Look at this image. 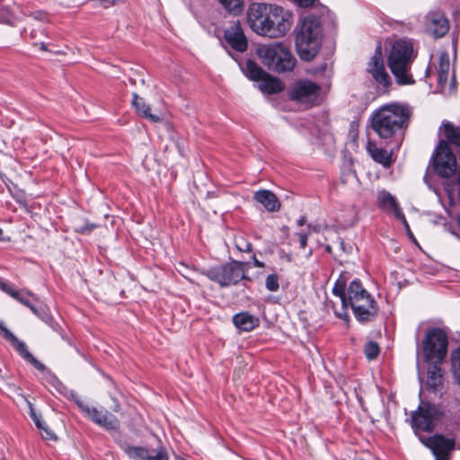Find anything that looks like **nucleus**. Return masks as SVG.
<instances>
[{"mask_svg": "<svg viewBox=\"0 0 460 460\" xmlns=\"http://www.w3.org/2000/svg\"><path fill=\"white\" fill-rule=\"evenodd\" d=\"M411 111L408 106L391 103L376 110L371 119L373 129L381 138H390L405 127Z\"/></svg>", "mask_w": 460, "mask_h": 460, "instance_id": "obj_1", "label": "nucleus"}, {"mask_svg": "<svg viewBox=\"0 0 460 460\" xmlns=\"http://www.w3.org/2000/svg\"><path fill=\"white\" fill-rule=\"evenodd\" d=\"M415 58L411 41L399 40L392 45L387 58V65L399 85L414 84L415 80L411 73V64Z\"/></svg>", "mask_w": 460, "mask_h": 460, "instance_id": "obj_2", "label": "nucleus"}, {"mask_svg": "<svg viewBox=\"0 0 460 460\" xmlns=\"http://www.w3.org/2000/svg\"><path fill=\"white\" fill-rule=\"evenodd\" d=\"M322 40L321 22L317 17H305L296 37V48L302 60L310 61L318 53Z\"/></svg>", "mask_w": 460, "mask_h": 460, "instance_id": "obj_3", "label": "nucleus"}, {"mask_svg": "<svg viewBox=\"0 0 460 460\" xmlns=\"http://www.w3.org/2000/svg\"><path fill=\"white\" fill-rule=\"evenodd\" d=\"M257 53L264 66L279 74L292 71L296 63L289 48L279 42L262 45Z\"/></svg>", "mask_w": 460, "mask_h": 460, "instance_id": "obj_4", "label": "nucleus"}, {"mask_svg": "<svg viewBox=\"0 0 460 460\" xmlns=\"http://www.w3.org/2000/svg\"><path fill=\"white\" fill-rule=\"evenodd\" d=\"M247 270L246 262L232 260L202 271V274L221 288H227L237 285L243 279H249Z\"/></svg>", "mask_w": 460, "mask_h": 460, "instance_id": "obj_5", "label": "nucleus"}, {"mask_svg": "<svg viewBox=\"0 0 460 460\" xmlns=\"http://www.w3.org/2000/svg\"><path fill=\"white\" fill-rule=\"evenodd\" d=\"M448 339L440 328H430L422 341V354L426 362L442 363L447 354Z\"/></svg>", "mask_w": 460, "mask_h": 460, "instance_id": "obj_6", "label": "nucleus"}, {"mask_svg": "<svg viewBox=\"0 0 460 460\" xmlns=\"http://www.w3.org/2000/svg\"><path fill=\"white\" fill-rule=\"evenodd\" d=\"M268 22L264 36L282 37L291 28L292 13L281 6L270 4Z\"/></svg>", "mask_w": 460, "mask_h": 460, "instance_id": "obj_7", "label": "nucleus"}, {"mask_svg": "<svg viewBox=\"0 0 460 460\" xmlns=\"http://www.w3.org/2000/svg\"><path fill=\"white\" fill-rule=\"evenodd\" d=\"M321 87L310 80H298L288 90V97L300 104L314 105L320 96Z\"/></svg>", "mask_w": 460, "mask_h": 460, "instance_id": "obj_8", "label": "nucleus"}, {"mask_svg": "<svg viewBox=\"0 0 460 460\" xmlns=\"http://www.w3.org/2000/svg\"><path fill=\"white\" fill-rule=\"evenodd\" d=\"M433 168L443 178L452 176L456 170V159L445 140H440L433 155Z\"/></svg>", "mask_w": 460, "mask_h": 460, "instance_id": "obj_9", "label": "nucleus"}, {"mask_svg": "<svg viewBox=\"0 0 460 460\" xmlns=\"http://www.w3.org/2000/svg\"><path fill=\"white\" fill-rule=\"evenodd\" d=\"M438 415L439 411L435 405L421 402L418 409L411 414V426L415 433L432 431Z\"/></svg>", "mask_w": 460, "mask_h": 460, "instance_id": "obj_10", "label": "nucleus"}, {"mask_svg": "<svg viewBox=\"0 0 460 460\" xmlns=\"http://www.w3.org/2000/svg\"><path fill=\"white\" fill-rule=\"evenodd\" d=\"M332 293L341 298L343 306H349L350 303L365 297V295H371L358 279L352 280L346 290V279L342 276L334 283Z\"/></svg>", "mask_w": 460, "mask_h": 460, "instance_id": "obj_11", "label": "nucleus"}, {"mask_svg": "<svg viewBox=\"0 0 460 460\" xmlns=\"http://www.w3.org/2000/svg\"><path fill=\"white\" fill-rule=\"evenodd\" d=\"M75 402L78 408L97 425L108 430H115L119 428V421L113 414L107 411H100L95 407H90L78 397L75 399Z\"/></svg>", "mask_w": 460, "mask_h": 460, "instance_id": "obj_12", "label": "nucleus"}, {"mask_svg": "<svg viewBox=\"0 0 460 460\" xmlns=\"http://www.w3.org/2000/svg\"><path fill=\"white\" fill-rule=\"evenodd\" d=\"M420 440L432 451L436 460H449L450 453L454 450L456 445L455 439L446 438L441 435L420 436Z\"/></svg>", "mask_w": 460, "mask_h": 460, "instance_id": "obj_13", "label": "nucleus"}, {"mask_svg": "<svg viewBox=\"0 0 460 460\" xmlns=\"http://www.w3.org/2000/svg\"><path fill=\"white\" fill-rule=\"evenodd\" d=\"M270 4L252 3L247 12V22L257 34L265 35Z\"/></svg>", "mask_w": 460, "mask_h": 460, "instance_id": "obj_14", "label": "nucleus"}, {"mask_svg": "<svg viewBox=\"0 0 460 460\" xmlns=\"http://www.w3.org/2000/svg\"><path fill=\"white\" fill-rule=\"evenodd\" d=\"M349 306L351 307L355 318L362 323L374 321L379 311L372 295H365V297L350 303Z\"/></svg>", "mask_w": 460, "mask_h": 460, "instance_id": "obj_15", "label": "nucleus"}, {"mask_svg": "<svg viewBox=\"0 0 460 460\" xmlns=\"http://www.w3.org/2000/svg\"><path fill=\"white\" fill-rule=\"evenodd\" d=\"M0 333L6 339L17 352L28 362H30L36 369L40 371L45 370V366L40 362L27 349L26 344L20 341L12 332H10L5 325L0 322Z\"/></svg>", "mask_w": 460, "mask_h": 460, "instance_id": "obj_16", "label": "nucleus"}, {"mask_svg": "<svg viewBox=\"0 0 460 460\" xmlns=\"http://www.w3.org/2000/svg\"><path fill=\"white\" fill-rule=\"evenodd\" d=\"M425 28L429 34L436 38H441L447 33L449 22L442 12H429L426 15Z\"/></svg>", "mask_w": 460, "mask_h": 460, "instance_id": "obj_17", "label": "nucleus"}, {"mask_svg": "<svg viewBox=\"0 0 460 460\" xmlns=\"http://www.w3.org/2000/svg\"><path fill=\"white\" fill-rule=\"evenodd\" d=\"M367 71L380 84L388 86L391 84V78L385 69L380 45L376 47L375 53L368 63Z\"/></svg>", "mask_w": 460, "mask_h": 460, "instance_id": "obj_18", "label": "nucleus"}, {"mask_svg": "<svg viewBox=\"0 0 460 460\" xmlns=\"http://www.w3.org/2000/svg\"><path fill=\"white\" fill-rule=\"evenodd\" d=\"M224 38L227 44L235 51L244 52L247 49L248 42L240 22H234L226 29Z\"/></svg>", "mask_w": 460, "mask_h": 460, "instance_id": "obj_19", "label": "nucleus"}, {"mask_svg": "<svg viewBox=\"0 0 460 460\" xmlns=\"http://www.w3.org/2000/svg\"><path fill=\"white\" fill-rule=\"evenodd\" d=\"M377 205L386 212H393L398 219L407 225L404 214L401 210L395 198L390 192L386 190L379 191L377 194Z\"/></svg>", "mask_w": 460, "mask_h": 460, "instance_id": "obj_20", "label": "nucleus"}, {"mask_svg": "<svg viewBox=\"0 0 460 460\" xmlns=\"http://www.w3.org/2000/svg\"><path fill=\"white\" fill-rule=\"evenodd\" d=\"M367 151L375 162L382 164L385 168H389L394 162L392 152L378 147L373 141H368Z\"/></svg>", "mask_w": 460, "mask_h": 460, "instance_id": "obj_21", "label": "nucleus"}, {"mask_svg": "<svg viewBox=\"0 0 460 460\" xmlns=\"http://www.w3.org/2000/svg\"><path fill=\"white\" fill-rule=\"evenodd\" d=\"M254 199L261 204L268 211L276 212L280 208V202L270 190H261L254 193Z\"/></svg>", "mask_w": 460, "mask_h": 460, "instance_id": "obj_22", "label": "nucleus"}, {"mask_svg": "<svg viewBox=\"0 0 460 460\" xmlns=\"http://www.w3.org/2000/svg\"><path fill=\"white\" fill-rule=\"evenodd\" d=\"M132 96V106L138 115L149 119L154 123L161 122L163 120L162 117L151 112L150 106L145 102L143 98L139 97L137 93H133Z\"/></svg>", "mask_w": 460, "mask_h": 460, "instance_id": "obj_23", "label": "nucleus"}, {"mask_svg": "<svg viewBox=\"0 0 460 460\" xmlns=\"http://www.w3.org/2000/svg\"><path fill=\"white\" fill-rule=\"evenodd\" d=\"M233 323L240 331L250 332L259 325V319L247 312H242L234 315Z\"/></svg>", "mask_w": 460, "mask_h": 460, "instance_id": "obj_24", "label": "nucleus"}, {"mask_svg": "<svg viewBox=\"0 0 460 460\" xmlns=\"http://www.w3.org/2000/svg\"><path fill=\"white\" fill-rule=\"evenodd\" d=\"M259 84V88L261 92L273 94L282 92L285 88L284 84L279 78L273 77L267 74V75L261 78Z\"/></svg>", "mask_w": 460, "mask_h": 460, "instance_id": "obj_25", "label": "nucleus"}, {"mask_svg": "<svg viewBox=\"0 0 460 460\" xmlns=\"http://www.w3.org/2000/svg\"><path fill=\"white\" fill-rule=\"evenodd\" d=\"M119 447L132 460H148L150 458L149 450L145 447L130 446L126 442H119Z\"/></svg>", "mask_w": 460, "mask_h": 460, "instance_id": "obj_26", "label": "nucleus"}, {"mask_svg": "<svg viewBox=\"0 0 460 460\" xmlns=\"http://www.w3.org/2000/svg\"><path fill=\"white\" fill-rule=\"evenodd\" d=\"M430 366L428 368V385L436 389L442 384L443 376L439 367L440 363L429 362Z\"/></svg>", "mask_w": 460, "mask_h": 460, "instance_id": "obj_27", "label": "nucleus"}, {"mask_svg": "<svg viewBox=\"0 0 460 460\" xmlns=\"http://www.w3.org/2000/svg\"><path fill=\"white\" fill-rule=\"evenodd\" d=\"M247 77L253 81H260L267 73L254 61L247 60L243 68Z\"/></svg>", "mask_w": 460, "mask_h": 460, "instance_id": "obj_28", "label": "nucleus"}, {"mask_svg": "<svg viewBox=\"0 0 460 460\" xmlns=\"http://www.w3.org/2000/svg\"><path fill=\"white\" fill-rule=\"evenodd\" d=\"M5 293L11 296L13 298L19 301L21 304L24 305L25 306L29 307L32 313L36 315H39L38 309L29 301L27 298V296L30 295V293H25L23 291H18L13 289L12 287H4Z\"/></svg>", "mask_w": 460, "mask_h": 460, "instance_id": "obj_29", "label": "nucleus"}, {"mask_svg": "<svg viewBox=\"0 0 460 460\" xmlns=\"http://www.w3.org/2000/svg\"><path fill=\"white\" fill-rule=\"evenodd\" d=\"M443 128L447 142L460 146V127H455L452 123L446 122L443 124Z\"/></svg>", "mask_w": 460, "mask_h": 460, "instance_id": "obj_30", "label": "nucleus"}, {"mask_svg": "<svg viewBox=\"0 0 460 460\" xmlns=\"http://www.w3.org/2000/svg\"><path fill=\"white\" fill-rule=\"evenodd\" d=\"M449 66L448 57L447 55L441 56L438 75V83L440 86H444L447 82Z\"/></svg>", "mask_w": 460, "mask_h": 460, "instance_id": "obj_31", "label": "nucleus"}, {"mask_svg": "<svg viewBox=\"0 0 460 460\" xmlns=\"http://www.w3.org/2000/svg\"><path fill=\"white\" fill-rule=\"evenodd\" d=\"M221 5L229 13H240L244 5V0H218Z\"/></svg>", "mask_w": 460, "mask_h": 460, "instance_id": "obj_32", "label": "nucleus"}, {"mask_svg": "<svg viewBox=\"0 0 460 460\" xmlns=\"http://www.w3.org/2000/svg\"><path fill=\"white\" fill-rule=\"evenodd\" d=\"M364 353L367 359H376L380 353V347L377 342L370 341L366 343L364 347Z\"/></svg>", "mask_w": 460, "mask_h": 460, "instance_id": "obj_33", "label": "nucleus"}, {"mask_svg": "<svg viewBox=\"0 0 460 460\" xmlns=\"http://www.w3.org/2000/svg\"><path fill=\"white\" fill-rule=\"evenodd\" d=\"M452 368L455 378L460 385V348L456 349L452 353Z\"/></svg>", "mask_w": 460, "mask_h": 460, "instance_id": "obj_34", "label": "nucleus"}, {"mask_svg": "<svg viewBox=\"0 0 460 460\" xmlns=\"http://www.w3.org/2000/svg\"><path fill=\"white\" fill-rule=\"evenodd\" d=\"M265 287L270 292H276L279 288V277L277 274H270L265 279Z\"/></svg>", "mask_w": 460, "mask_h": 460, "instance_id": "obj_35", "label": "nucleus"}, {"mask_svg": "<svg viewBox=\"0 0 460 460\" xmlns=\"http://www.w3.org/2000/svg\"><path fill=\"white\" fill-rule=\"evenodd\" d=\"M236 249L242 252H250L252 251V243L243 236L236 237L234 240Z\"/></svg>", "mask_w": 460, "mask_h": 460, "instance_id": "obj_36", "label": "nucleus"}, {"mask_svg": "<svg viewBox=\"0 0 460 460\" xmlns=\"http://www.w3.org/2000/svg\"><path fill=\"white\" fill-rule=\"evenodd\" d=\"M148 460H169V457L165 448L161 447L157 449L155 455L151 456Z\"/></svg>", "mask_w": 460, "mask_h": 460, "instance_id": "obj_37", "label": "nucleus"}, {"mask_svg": "<svg viewBox=\"0 0 460 460\" xmlns=\"http://www.w3.org/2000/svg\"><path fill=\"white\" fill-rule=\"evenodd\" d=\"M40 432L44 439L55 438V434L48 428L46 424L43 425V428H41V430H40Z\"/></svg>", "mask_w": 460, "mask_h": 460, "instance_id": "obj_38", "label": "nucleus"}, {"mask_svg": "<svg viewBox=\"0 0 460 460\" xmlns=\"http://www.w3.org/2000/svg\"><path fill=\"white\" fill-rule=\"evenodd\" d=\"M96 226L92 223H86L85 225L82 226L80 228H78L76 231L81 234H89L91 233Z\"/></svg>", "mask_w": 460, "mask_h": 460, "instance_id": "obj_39", "label": "nucleus"}, {"mask_svg": "<svg viewBox=\"0 0 460 460\" xmlns=\"http://www.w3.org/2000/svg\"><path fill=\"white\" fill-rule=\"evenodd\" d=\"M31 16L39 21H48V13L42 11H35L31 13Z\"/></svg>", "mask_w": 460, "mask_h": 460, "instance_id": "obj_40", "label": "nucleus"}, {"mask_svg": "<svg viewBox=\"0 0 460 460\" xmlns=\"http://www.w3.org/2000/svg\"><path fill=\"white\" fill-rule=\"evenodd\" d=\"M299 244L301 249H305L307 244L308 233H298Z\"/></svg>", "mask_w": 460, "mask_h": 460, "instance_id": "obj_41", "label": "nucleus"}, {"mask_svg": "<svg viewBox=\"0 0 460 460\" xmlns=\"http://www.w3.org/2000/svg\"><path fill=\"white\" fill-rule=\"evenodd\" d=\"M341 305H343L341 304ZM348 306H341V310L340 312L334 310V314L336 315V317L340 318V319H342V320H345V321H348L349 320V314L346 311V308Z\"/></svg>", "mask_w": 460, "mask_h": 460, "instance_id": "obj_42", "label": "nucleus"}, {"mask_svg": "<svg viewBox=\"0 0 460 460\" xmlns=\"http://www.w3.org/2000/svg\"><path fill=\"white\" fill-rule=\"evenodd\" d=\"M21 396L24 399V401L26 402L29 409H30V416L32 420L36 419L39 415H37V413L35 412V410L33 408V404L29 401L27 400L22 394H21Z\"/></svg>", "mask_w": 460, "mask_h": 460, "instance_id": "obj_43", "label": "nucleus"}, {"mask_svg": "<svg viewBox=\"0 0 460 460\" xmlns=\"http://www.w3.org/2000/svg\"><path fill=\"white\" fill-rule=\"evenodd\" d=\"M316 0H294L298 5L302 7H309L312 6Z\"/></svg>", "mask_w": 460, "mask_h": 460, "instance_id": "obj_44", "label": "nucleus"}, {"mask_svg": "<svg viewBox=\"0 0 460 460\" xmlns=\"http://www.w3.org/2000/svg\"><path fill=\"white\" fill-rule=\"evenodd\" d=\"M36 427L39 429V430H41V428H43V425L45 424L42 420L40 416H38L36 419L33 420Z\"/></svg>", "mask_w": 460, "mask_h": 460, "instance_id": "obj_45", "label": "nucleus"}, {"mask_svg": "<svg viewBox=\"0 0 460 460\" xmlns=\"http://www.w3.org/2000/svg\"><path fill=\"white\" fill-rule=\"evenodd\" d=\"M252 261H253V264L255 267L257 268H263L264 267V263L261 261H259L255 255L252 256Z\"/></svg>", "mask_w": 460, "mask_h": 460, "instance_id": "obj_46", "label": "nucleus"}, {"mask_svg": "<svg viewBox=\"0 0 460 460\" xmlns=\"http://www.w3.org/2000/svg\"><path fill=\"white\" fill-rule=\"evenodd\" d=\"M306 222V217H301L298 221H297V224L298 226H302L305 224Z\"/></svg>", "mask_w": 460, "mask_h": 460, "instance_id": "obj_47", "label": "nucleus"}, {"mask_svg": "<svg viewBox=\"0 0 460 460\" xmlns=\"http://www.w3.org/2000/svg\"><path fill=\"white\" fill-rule=\"evenodd\" d=\"M4 287H9L8 284H6L5 282H4L1 279H0V289L3 290L4 292H5V288Z\"/></svg>", "mask_w": 460, "mask_h": 460, "instance_id": "obj_48", "label": "nucleus"}, {"mask_svg": "<svg viewBox=\"0 0 460 460\" xmlns=\"http://www.w3.org/2000/svg\"><path fill=\"white\" fill-rule=\"evenodd\" d=\"M113 411H119V404L118 402H115V405L112 408Z\"/></svg>", "mask_w": 460, "mask_h": 460, "instance_id": "obj_49", "label": "nucleus"}, {"mask_svg": "<svg viewBox=\"0 0 460 460\" xmlns=\"http://www.w3.org/2000/svg\"><path fill=\"white\" fill-rule=\"evenodd\" d=\"M40 49L43 51L47 50V45L45 43H40Z\"/></svg>", "mask_w": 460, "mask_h": 460, "instance_id": "obj_50", "label": "nucleus"}, {"mask_svg": "<svg viewBox=\"0 0 460 460\" xmlns=\"http://www.w3.org/2000/svg\"><path fill=\"white\" fill-rule=\"evenodd\" d=\"M176 460H186V459L183 457H178Z\"/></svg>", "mask_w": 460, "mask_h": 460, "instance_id": "obj_51", "label": "nucleus"}, {"mask_svg": "<svg viewBox=\"0 0 460 460\" xmlns=\"http://www.w3.org/2000/svg\"><path fill=\"white\" fill-rule=\"evenodd\" d=\"M2 233H3V231H2V229L0 228V235L2 234Z\"/></svg>", "mask_w": 460, "mask_h": 460, "instance_id": "obj_52", "label": "nucleus"}]
</instances>
